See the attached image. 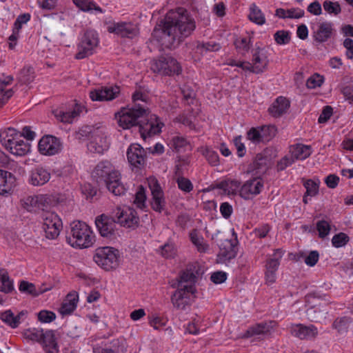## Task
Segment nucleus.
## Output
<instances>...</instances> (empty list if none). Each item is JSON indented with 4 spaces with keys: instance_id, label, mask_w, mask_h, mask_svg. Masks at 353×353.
Segmentation results:
<instances>
[{
    "instance_id": "nucleus-35",
    "label": "nucleus",
    "mask_w": 353,
    "mask_h": 353,
    "mask_svg": "<svg viewBox=\"0 0 353 353\" xmlns=\"http://www.w3.org/2000/svg\"><path fill=\"white\" fill-rule=\"evenodd\" d=\"M73 3L80 10L84 12L91 11L94 10L99 12L102 13L103 11L101 7L97 6L92 0H72Z\"/></svg>"
},
{
    "instance_id": "nucleus-15",
    "label": "nucleus",
    "mask_w": 353,
    "mask_h": 353,
    "mask_svg": "<svg viewBox=\"0 0 353 353\" xmlns=\"http://www.w3.org/2000/svg\"><path fill=\"white\" fill-rule=\"evenodd\" d=\"M116 223L117 219L105 214L97 216L95 219V225L101 236L111 239L116 237Z\"/></svg>"
},
{
    "instance_id": "nucleus-63",
    "label": "nucleus",
    "mask_w": 353,
    "mask_h": 353,
    "mask_svg": "<svg viewBox=\"0 0 353 353\" xmlns=\"http://www.w3.org/2000/svg\"><path fill=\"white\" fill-rule=\"evenodd\" d=\"M294 162V160L292 156L290 157L285 156L279 161H278L276 169L278 171L284 170L288 166L291 165Z\"/></svg>"
},
{
    "instance_id": "nucleus-21",
    "label": "nucleus",
    "mask_w": 353,
    "mask_h": 353,
    "mask_svg": "<svg viewBox=\"0 0 353 353\" xmlns=\"http://www.w3.org/2000/svg\"><path fill=\"white\" fill-rule=\"evenodd\" d=\"M117 223L121 226L131 228L137 226L139 222V218L137 215V212L132 208H128L126 210L117 208L116 214Z\"/></svg>"
},
{
    "instance_id": "nucleus-60",
    "label": "nucleus",
    "mask_w": 353,
    "mask_h": 353,
    "mask_svg": "<svg viewBox=\"0 0 353 353\" xmlns=\"http://www.w3.org/2000/svg\"><path fill=\"white\" fill-rule=\"evenodd\" d=\"M332 114L333 108L330 105L325 106L318 119V122L319 123H324L327 122L330 119Z\"/></svg>"
},
{
    "instance_id": "nucleus-17",
    "label": "nucleus",
    "mask_w": 353,
    "mask_h": 353,
    "mask_svg": "<svg viewBox=\"0 0 353 353\" xmlns=\"http://www.w3.org/2000/svg\"><path fill=\"white\" fill-rule=\"evenodd\" d=\"M149 187L152 193L151 208L153 210L161 213L165 210L166 204L163 191L156 179L149 181Z\"/></svg>"
},
{
    "instance_id": "nucleus-39",
    "label": "nucleus",
    "mask_w": 353,
    "mask_h": 353,
    "mask_svg": "<svg viewBox=\"0 0 353 353\" xmlns=\"http://www.w3.org/2000/svg\"><path fill=\"white\" fill-rule=\"evenodd\" d=\"M15 137H21L20 132L13 128H8L0 132V143L2 144L14 139Z\"/></svg>"
},
{
    "instance_id": "nucleus-28",
    "label": "nucleus",
    "mask_w": 353,
    "mask_h": 353,
    "mask_svg": "<svg viewBox=\"0 0 353 353\" xmlns=\"http://www.w3.org/2000/svg\"><path fill=\"white\" fill-rule=\"evenodd\" d=\"M79 295L76 292H70L62 303L59 312L63 315H69L77 308Z\"/></svg>"
},
{
    "instance_id": "nucleus-16",
    "label": "nucleus",
    "mask_w": 353,
    "mask_h": 353,
    "mask_svg": "<svg viewBox=\"0 0 353 353\" xmlns=\"http://www.w3.org/2000/svg\"><path fill=\"white\" fill-rule=\"evenodd\" d=\"M201 270L198 263H190L186 268L180 272L177 279V283L172 285L173 288L176 287H183V283H190V285H194L197 281L198 277L201 274Z\"/></svg>"
},
{
    "instance_id": "nucleus-29",
    "label": "nucleus",
    "mask_w": 353,
    "mask_h": 353,
    "mask_svg": "<svg viewBox=\"0 0 353 353\" xmlns=\"http://www.w3.org/2000/svg\"><path fill=\"white\" fill-rule=\"evenodd\" d=\"M76 108L72 111H64L61 108H57L52 110L54 116L61 122L70 123L76 117L79 116L80 113L78 104H75Z\"/></svg>"
},
{
    "instance_id": "nucleus-38",
    "label": "nucleus",
    "mask_w": 353,
    "mask_h": 353,
    "mask_svg": "<svg viewBox=\"0 0 353 353\" xmlns=\"http://www.w3.org/2000/svg\"><path fill=\"white\" fill-rule=\"evenodd\" d=\"M352 322L351 318L343 316L337 318L333 323V327L337 330L339 333L347 332L349 325Z\"/></svg>"
},
{
    "instance_id": "nucleus-46",
    "label": "nucleus",
    "mask_w": 353,
    "mask_h": 353,
    "mask_svg": "<svg viewBox=\"0 0 353 353\" xmlns=\"http://www.w3.org/2000/svg\"><path fill=\"white\" fill-rule=\"evenodd\" d=\"M324 81V77L317 73L312 75L306 82V86L309 89H314L317 87L321 86Z\"/></svg>"
},
{
    "instance_id": "nucleus-25",
    "label": "nucleus",
    "mask_w": 353,
    "mask_h": 353,
    "mask_svg": "<svg viewBox=\"0 0 353 353\" xmlns=\"http://www.w3.org/2000/svg\"><path fill=\"white\" fill-rule=\"evenodd\" d=\"M252 72L254 74H261L263 72L269 63L268 57L263 53V49L257 48L252 55Z\"/></svg>"
},
{
    "instance_id": "nucleus-32",
    "label": "nucleus",
    "mask_w": 353,
    "mask_h": 353,
    "mask_svg": "<svg viewBox=\"0 0 353 353\" xmlns=\"http://www.w3.org/2000/svg\"><path fill=\"white\" fill-rule=\"evenodd\" d=\"M0 292L9 294L14 291L13 280L9 276L7 270L0 269Z\"/></svg>"
},
{
    "instance_id": "nucleus-2",
    "label": "nucleus",
    "mask_w": 353,
    "mask_h": 353,
    "mask_svg": "<svg viewBox=\"0 0 353 353\" xmlns=\"http://www.w3.org/2000/svg\"><path fill=\"white\" fill-rule=\"evenodd\" d=\"M132 99L134 105L130 108H122L114 114L119 127L124 130L130 129L134 126L139 127V131L143 139L161 132L164 124L159 118L150 114L148 108H145L136 102L139 100L146 101L147 94L141 90V87L132 94Z\"/></svg>"
},
{
    "instance_id": "nucleus-49",
    "label": "nucleus",
    "mask_w": 353,
    "mask_h": 353,
    "mask_svg": "<svg viewBox=\"0 0 353 353\" xmlns=\"http://www.w3.org/2000/svg\"><path fill=\"white\" fill-rule=\"evenodd\" d=\"M316 230L319 232V236L323 239L329 234L331 226L327 221L321 220L316 223Z\"/></svg>"
},
{
    "instance_id": "nucleus-45",
    "label": "nucleus",
    "mask_w": 353,
    "mask_h": 353,
    "mask_svg": "<svg viewBox=\"0 0 353 353\" xmlns=\"http://www.w3.org/2000/svg\"><path fill=\"white\" fill-rule=\"evenodd\" d=\"M17 147L14 150V155L15 156H24L30 151V144L24 141L21 138L17 142Z\"/></svg>"
},
{
    "instance_id": "nucleus-26",
    "label": "nucleus",
    "mask_w": 353,
    "mask_h": 353,
    "mask_svg": "<svg viewBox=\"0 0 353 353\" xmlns=\"http://www.w3.org/2000/svg\"><path fill=\"white\" fill-rule=\"evenodd\" d=\"M270 159L261 153L256 154L252 163L248 165V172L254 174H261L268 168Z\"/></svg>"
},
{
    "instance_id": "nucleus-37",
    "label": "nucleus",
    "mask_w": 353,
    "mask_h": 353,
    "mask_svg": "<svg viewBox=\"0 0 353 353\" xmlns=\"http://www.w3.org/2000/svg\"><path fill=\"white\" fill-rule=\"evenodd\" d=\"M19 290L21 292L32 296H37L41 293V291L37 290L34 284L23 280L20 281Z\"/></svg>"
},
{
    "instance_id": "nucleus-6",
    "label": "nucleus",
    "mask_w": 353,
    "mask_h": 353,
    "mask_svg": "<svg viewBox=\"0 0 353 353\" xmlns=\"http://www.w3.org/2000/svg\"><path fill=\"white\" fill-rule=\"evenodd\" d=\"M307 315L311 321H317L325 314V307L330 303V300L327 295L314 292L307 296Z\"/></svg>"
},
{
    "instance_id": "nucleus-31",
    "label": "nucleus",
    "mask_w": 353,
    "mask_h": 353,
    "mask_svg": "<svg viewBox=\"0 0 353 353\" xmlns=\"http://www.w3.org/2000/svg\"><path fill=\"white\" fill-rule=\"evenodd\" d=\"M332 32V23L323 22L320 24L318 30L315 32V40L319 43H323L331 37Z\"/></svg>"
},
{
    "instance_id": "nucleus-5",
    "label": "nucleus",
    "mask_w": 353,
    "mask_h": 353,
    "mask_svg": "<svg viewBox=\"0 0 353 353\" xmlns=\"http://www.w3.org/2000/svg\"><path fill=\"white\" fill-rule=\"evenodd\" d=\"M93 261L103 270L114 271L121 263L120 252L111 246L99 247L94 250Z\"/></svg>"
},
{
    "instance_id": "nucleus-12",
    "label": "nucleus",
    "mask_w": 353,
    "mask_h": 353,
    "mask_svg": "<svg viewBox=\"0 0 353 353\" xmlns=\"http://www.w3.org/2000/svg\"><path fill=\"white\" fill-rule=\"evenodd\" d=\"M232 235L234 236V239H225L219 246L220 251L217 254L218 263H225L232 259H234L237 254V244L238 239L237 235L232 230Z\"/></svg>"
},
{
    "instance_id": "nucleus-55",
    "label": "nucleus",
    "mask_w": 353,
    "mask_h": 353,
    "mask_svg": "<svg viewBox=\"0 0 353 353\" xmlns=\"http://www.w3.org/2000/svg\"><path fill=\"white\" fill-rule=\"evenodd\" d=\"M220 45L216 43H199L196 46V49L201 51V53L206 52L208 51L213 52L217 51L220 49Z\"/></svg>"
},
{
    "instance_id": "nucleus-41",
    "label": "nucleus",
    "mask_w": 353,
    "mask_h": 353,
    "mask_svg": "<svg viewBox=\"0 0 353 353\" xmlns=\"http://www.w3.org/2000/svg\"><path fill=\"white\" fill-rule=\"evenodd\" d=\"M0 319L12 328H17L18 327V321L10 310L1 312L0 314Z\"/></svg>"
},
{
    "instance_id": "nucleus-19",
    "label": "nucleus",
    "mask_w": 353,
    "mask_h": 353,
    "mask_svg": "<svg viewBox=\"0 0 353 353\" xmlns=\"http://www.w3.org/2000/svg\"><path fill=\"white\" fill-rule=\"evenodd\" d=\"M127 158L131 165L141 169L145 165L146 152L141 145L132 143L128 148Z\"/></svg>"
},
{
    "instance_id": "nucleus-48",
    "label": "nucleus",
    "mask_w": 353,
    "mask_h": 353,
    "mask_svg": "<svg viewBox=\"0 0 353 353\" xmlns=\"http://www.w3.org/2000/svg\"><path fill=\"white\" fill-rule=\"evenodd\" d=\"M176 181L178 188L185 192L189 193L193 190V185L188 178L179 175Z\"/></svg>"
},
{
    "instance_id": "nucleus-9",
    "label": "nucleus",
    "mask_w": 353,
    "mask_h": 353,
    "mask_svg": "<svg viewBox=\"0 0 353 353\" xmlns=\"http://www.w3.org/2000/svg\"><path fill=\"white\" fill-rule=\"evenodd\" d=\"M176 288L177 290L171 296V302L176 309L185 310L194 301L195 293L196 292V287L192 285H186L183 287Z\"/></svg>"
},
{
    "instance_id": "nucleus-54",
    "label": "nucleus",
    "mask_w": 353,
    "mask_h": 353,
    "mask_svg": "<svg viewBox=\"0 0 353 353\" xmlns=\"http://www.w3.org/2000/svg\"><path fill=\"white\" fill-rule=\"evenodd\" d=\"M234 45L239 50L248 52L251 46L250 38L248 39L246 37H237L234 41Z\"/></svg>"
},
{
    "instance_id": "nucleus-40",
    "label": "nucleus",
    "mask_w": 353,
    "mask_h": 353,
    "mask_svg": "<svg viewBox=\"0 0 353 353\" xmlns=\"http://www.w3.org/2000/svg\"><path fill=\"white\" fill-rule=\"evenodd\" d=\"M43 329L29 328L24 331L23 335L26 339L36 341L40 343L41 340L43 336Z\"/></svg>"
},
{
    "instance_id": "nucleus-13",
    "label": "nucleus",
    "mask_w": 353,
    "mask_h": 353,
    "mask_svg": "<svg viewBox=\"0 0 353 353\" xmlns=\"http://www.w3.org/2000/svg\"><path fill=\"white\" fill-rule=\"evenodd\" d=\"M61 150L62 143L60 139L53 135L43 136L38 143V150L42 155L52 156L59 153Z\"/></svg>"
},
{
    "instance_id": "nucleus-52",
    "label": "nucleus",
    "mask_w": 353,
    "mask_h": 353,
    "mask_svg": "<svg viewBox=\"0 0 353 353\" xmlns=\"http://www.w3.org/2000/svg\"><path fill=\"white\" fill-rule=\"evenodd\" d=\"M324 10L329 14H339L341 12V6L338 2L325 1L323 3Z\"/></svg>"
},
{
    "instance_id": "nucleus-44",
    "label": "nucleus",
    "mask_w": 353,
    "mask_h": 353,
    "mask_svg": "<svg viewBox=\"0 0 353 353\" xmlns=\"http://www.w3.org/2000/svg\"><path fill=\"white\" fill-rule=\"evenodd\" d=\"M274 39L279 45H285L290 42V34L287 30H278L274 34Z\"/></svg>"
},
{
    "instance_id": "nucleus-53",
    "label": "nucleus",
    "mask_w": 353,
    "mask_h": 353,
    "mask_svg": "<svg viewBox=\"0 0 353 353\" xmlns=\"http://www.w3.org/2000/svg\"><path fill=\"white\" fill-rule=\"evenodd\" d=\"M203 155L212 166H216L219 164V157L216 152L207 148L203 152Z\"/></svg>"
},
{
    "instance_id": "nucleus-58",
    "label": "nucleus",
    "mask_w": 353,
    "mask_h": 353,
    "mask_svg": "<svg viewBox=\"0 0 353 353\" xmlns=\"http://www.w3.org/2000/svg\"><path fill=\"white\" fill-rule=\"evenodd\" d=\"M228 194L236 195L238 192L239 193L240 188L242 186L240 181L234 179H228Z\"/></svg>"
},
{
    "instance_id": "nucleus-36",
    "label": "nucleus",
    "mask_w": 353,
    "mask_h": 353,
    "mask_svg": "<svg viewBox=\"0 0 353 353\" xmlns=\"http://www.w3.org/2000/svg\"><path fill=\"white\" fill-rule=\"evenodd\" d=\"M261 136L263 142H268L272 140L276 134L277 129L275 125H262L259 127Z\"/></svg>"
},
{
    "instance_id": "nucleus-57",
    "label": "nucleus",
    "mask_w": 353,
    "mask_h": 353,
    "mask_svg": "<svg viewBox=\"0 0 353 353\" xmlns=\"http://www.w3.org/2000/svg\"><path fill=\"white\" fill-rule=\"evenodd\" d=\"M247 138L254 143L263 142L259 127L251 128L247 132Z\"/></svg>"
},
{
    "instance_id": "nucleus-11",
    "label": "nucleus",
    "mask_w": 353,
    "mask_h": 353,
    "mask_svg": "<svg viewBox=\"0 0 353 353\" xmlns=\"http://www.w3.org/2000/svg\"><path fill=\"white\" fill-rule=\"evenodd\" d=\"M43 230L46 238L51 240L57 239L63 227L60 217L55 212H46L43 214Z\"/></svg>"
},
{
    "instance_id": "nucleus-1",
    "label": "nucleus",
    "mask_w": 353,
    "mask_h": 353,
    "mask_svg": "<svg viewBox=\"0 0 353 353\" xmlns=\"http://www.w3.org/2000/svg\"><path fill=\"white\" fill-rule=\"evenodd\" d=\"M196 29V22L190 12L179 7L170 10L159 19L152 32V38L170 50L179 47Z\"/></svg>"
},
{
    "instance_id": "nucleus-7",
    "label": "nucleus",
    "mask_w": 353,
    "mask_h": 353,
    "mask_svg": "<svg viewBox=\"0 0 353 353\" xmlns=\"http://www.w3.org/2000/svg\"><path fill=\"white\" fill-rule=\"evenodd\" d=\"M151 70L153 72L163 76L179 75L182 72V67L178 61L170 56H161L152 61Z\"/></svg>"
},
{
    "instance_id": "nucleus-33",
    "label": "nucleus",
    "mask_w": 353,
    "mask_h": 353,
    "mask_svg": "<svg viewBox=\"0 0 353 353\" xmlns=\"http://www.w3.org/2000/svg\"><path fill=\"white\" fill-rule=\"evenodd\" d=\"M34 68L31 66H28L21 70L17 79L21 84H29L34 81Z\"/></svg>"
},
{
    "instance_id": "nucleus-4",
    "label": "nucleus",
    "mask_w": 353,
    "mask_h": 353,
    "mask_svg": "<svg viewBox=\"0 0 353 353\" xmlns=\"http://www.w3.org/2000/svg\"><path fill=\"white\" fill-rule=\"evenodd\" d=\"M71 236H66V241L73 248L80 249L92 246L94 236L88 225L81 221H74L70 225Z\"/></svg>"
},
{
    "instance_id": "nucleus-62",
    "label": "nucleus",
    "mask_w": 353,
    "mask_h": 353,
    "mask_svg": "<svg viewBox=\"0 0 353 353\" xmlns=\"http://www.w3.org/2000/svg\"><path fill=\"white\" fill-rule=\"evenodd\" d=\"M227 279V274L223 271H217L211 274L210 280L215 284H221Z\"/></svg>"
},
{
    "instance_id": "nucleus-61",
    "label": "nucleus",
    "mask_w": 353,
    "mask_h": 353,
    "mask_svg": "<svg viewBox=\"0 0 353 353\" xmlns=\"http://www.w3.org/2000/svg\"><path fill=\"white\" fill-rule=\"evenodd\" d=\"M172 141L173 147L176 152H180L182 148L188 145V141L182 137H174L172 138Z\"/></svg>"
},
{
    "instance_id": "nucleus-27",
    "label": "nucleus",
    "mask_w": 353,
    "mask_h": 353,
    "mask_svg": "<svg viewBox=\"0 0 353 353\" xmlns=\"http://www.w3.org/2000/svg\"><path fill=\"white\" fill-rule=\"evenodd\" d=\"M290 106V101L284 97H279L268 108L269 113L278 118L285 114Z\"/></svg>"
},
{
    "instance_id": "nucleus-23",
    "label": "nucleus",
    "mask_w": 353,
    "mask_h": 353,
    "mask_svg": "<svg viewBox=\"0 0 353 353\" xmlns=\"http://www.w3.org/2000/svg\"><path fill=\"white\" fill-rule=\"evenodd\" d=\"M51 177L50 172L48 169L37 165L30 172L28 182L34 186H41L47 183Z\"/></svg>"
},
{
    "instance_id": "nucleus-18",
    "label": "nucleus",
    "mask_w": 353,
    "mask_h": 353,
    "mask_svg": "<svg viewBox=\"0 0 353 353\" xmlns=\"http://www.w3.org/2000/svg\"><path fill=\"white\" fill-rule=\"evenodd\" d=\"M277 322L272 320L255 323L248 328V330L243 333L242 338L249 339L256 336L270 335L272 332L277 327Z\"/></svg>"
},
{
    "instance_id": "nucleus-20",
    "label": "nucleus",
    "mask_w": 353,
    "mask_h": 353,
    "mask_svg": "<svg viewBox=\"0 0 353 353\" xmlns=\"http://www.w3.org/2000/svg\"><path fill=\"white\" fill-rule=\"evenodd\" d=\"M120 93V87H101L90 92V97L93 101H112L117 98Z\"/></svg>"
},
{
    "instance_id": "nucleus-43",
    "label": "nucleus",
    "mask_w": 353,
    "mask_h": 353,
    "mask_svg": "<svg viewBox=\"0 0 353 353\" xmlns=\"http://www.w3.org/2000/svg\"><path fill=\"white\" fill-rule=\"evenodd\" d=\"M349 241V236L344 232H339L335 234L332 239V244L336 248L345 246Z\"/></svg>"
},
{
    "instance_id": "nucleus-3",
    "label": "nucleus",
    "mask_w": 353,
    "mask_h": 353,
    "mask_svg": "<svg viewBox=\"0 0 353 353\" xmlns=\"http://www.w3.org/2000/svg\"><path fill=\"white\" fill-rule=\"evenodd\" d=\"M91 177L99 186H105L115 196L123 195L126 192L120 172L108 160L99 161L92 170Z\"/></svg>"
},
{
    "instance_id": "nucleus-56",
    "label": "nucleus",
    "mask_w": 353,
    "mask_h": 353,
    "mask_svg": "<svg viewBox=\"0 0 353 353\" xmlns=\"http://www.w3.org/2000/svg\"><path fill=\"white\" fill-rule=\"evenodd\" d=\"M306 189V194L310 196H314L319 192V185L312 179L307 180L304 184Z\"/></svg>"
},
{
    "instance_id": "nucleus-30",
    "label": "nucleus",
    "mask_w": 353,
    "mask_h": 353,
    "mask_svg": "<svg viewBox=\"0 0 353 353\" xmlns=\"http://www.w3.org/2000/svg\"><path fill=\"white\" fill-rule=\"evenodd\" d=\"M311 146L301 143L291 145L290 152L294 160H304L311 154Z\"/></svg>"
},
{
    "instance_id": "nucleus-64",
    "label": "nucleus",
    "mask_w": 353,
    "mask_h": 353,
    "mask_svg": "<svg viewBox=\"0 0 353 353\" xmlns=\"http://www.w3.org/2000/svg\"><path fill=\"white\" fill-rule=\"evenodd\" d=\"M343 46L346 48L345 55L348 59H353V40L346 38L343 41Z\"/></svg>"
},
{
    "instance_id": "nucleus-59",
    "label": "nucleus",
    "mask_w": 353,
    "mask_h": 353,
    "mask_svg": "<svg viewBox=\"0 0 353 353\" xmlns=\"http://www.w3.org/2000/svg\"><path fill=\"white\" fill-rule=\"evenodd\" d=\"M108 347L112 349L114 353H125L126 352L123 343L118 339H113L110 342V346Z\"/></svg>"
},
{
    "instance_id": "nucleus-10",
    "label": "nucleus",
    "mask_w": 353,
    "mask_h": 353,
    "mask_svg": "<svg viewBox=\"0 0 353 353\" xmlns=\"http://www.w3.org/2000/svg\"><path fill=\"white\" fill-rule=\"evenodd\" d=\"M99 44L98 34L92 30H87L77 46L78 52L75 59H83L92 55Z\"/></svg>"
},
{
    "instance_id": "nucleus-22",
    "label": "nucleus",
    "mask_w": 353,
    "mask_h": 353,
    "mask_svg": "<svg viewBox=\"0 0 353 353\" xmlns=\"http://www.w3.org/2000/svg\"><path fill=\"white\" fill-rule=\"evenodd\" d=\"M263 188V182L260 178L247 181L240 188L239 195L244 199H250L252 195L260 194Z\"/></svg>"
},
{
    "instance_id": "nucleus-34",
    "label": "nucleus",
    "mask_w": 353,
    "mask_h": 353,
    "mask_svg": "<svg viewBox=\"0 0 353 353\" xmlns=\"http://www.w3.org/2000/svg\"><path fill=\"white\" fill-rule=\"evenodd\" d=\"M249 19L258 24L263 25L265 23V18L261 10L256 6L255 3L251 4L250 7Z\"/></svg>"
},
{
    "instance_id": "nucleus-42",
    "label": "nucleus",
    "mask_w": 353,
    "mask_h": 353,
    "mask_svg": "<svg viewBox=\"0 0 353 353\" xmlns=\"http://www.w3.org/2000/svg\"><path fill=\"white\" fill-rule=\"evenodd\" d=\"M145 190L143 185H139L138 187L137 192L135 194L134 203L137 208L143 209L145 207Z\"/></svg>"
},
{
    "instance_id": "nucleus-51",
    "label": "nucleus",
    "mask_w": 353,
    "mask_h": 353,
    "mask_svg": "<svg viewBox=\"0 0 353 353\" xmlns=\"http://www.w3.org/2000/svg\"><path fill=\"white\" fill-rule=\"evenodd\" d=\"M190 240L192 243L196 246L199 252H205L208 249V245L203 243V239L199 237L196 233H190Z\"/></svg>"
},
{
    "instance_id": "nucleus-14",
    "label": "nucleus",
    "mask_w": 353,
    "mask_h": 353,
    "mask_svg": "<svg viewBox=\"0 0 353 353\" xmlns=\"http://www.w3.org/2000/svg\"><path fill=\"white\" fill-rule=\"evenodd\" d=\"M284 252L281 249H276L271 258L266 260L265 268V279L268 284H273L276 282V272L280 265V261Z\"/></svg>"
},
{
    "instance_id": "nucleus-24",
    "label": "nucleus",
    "mask_w": 353,
    "mask_h": 353,
    "mask_svg": "<svg viewBox=\"0 0 353 353\" xmlns=\"http://www.w3.org/2000/svg\"><path fill=\"white\" fill-rule=\"evenodd\" d=\"M291 334L301 340L312 339L318 335L317 327L314 325L296 324L291 327Z\"/></svg>"
},
{
    "instance_id": "nucleus-47",
    "label": "nucleus",
    "mask_w": 353,
    "mask_h": 353,
    "mask_svg": "<svg viewBox=\"0 0 353 353\" xmlns=\"http://www.w3.org/2000/svg\"><path fill=\"white\" fill-rule=\"evenodd\" d=\"M40 343L42 345L43 347L46 345L52 346L54 343H57L54 331L52 330L46 331V332L43 334L42 339L40 341Z\"/></svg>"
},
{
    "instance_id": "nucleus-8",
    "label": "nucleus",
    "mask_w": 353,
    "mask_h": 353,
    "mask_svg": "<svg viewBox=\"0 0 353 353\" xmlns=\"http://www.w3.org/2000/svg\"><path fill=\"white\" fill-rule=\"evenodd\" d=\"M107 31L122 39H133L139 37L140 29L138 23L132 21L105 22Z\"/></svg>"
},
{
    "instance_id": "nucleus-50",
    "label": "nucleus",
    "mask_w": 353,
    "mask_h": 353,
    "mask_svg": "<svg viewBox=\"0 0 353 353\" xmlns=\"http://www.w3.org/2000/svg\"><path fill=\"white\" fill-rule=\"evenodd\" d=\"M38 320L41 323H49L56 319V314L50 310H43L37 314Z\"/></svg>"
}]
</instances>
